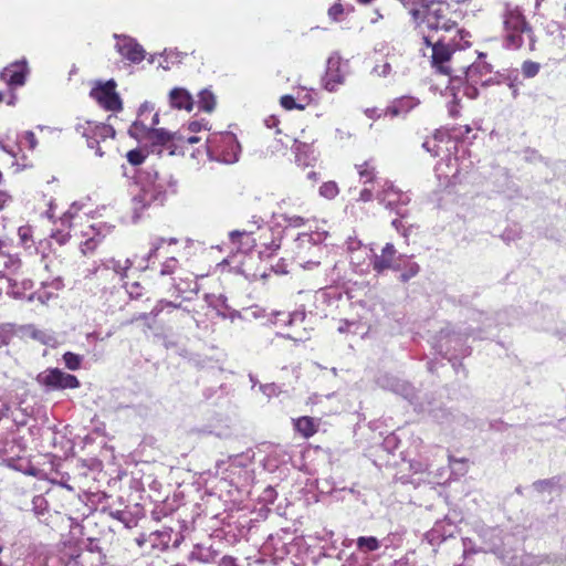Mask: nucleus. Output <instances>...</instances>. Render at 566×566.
<instances>
[{
  "mask_svg": "<svg viewBox=\"0 0 566 566\" xmlns=\"http://www.w3.org/2000/svg\"><path fill=\"white\" fill-rule=\"evenodd\" d=\"M409 13L416 36L428 43L431 32L457 30L459 29L458 22L462 18V14L452 10L444 0H421V3L411 8Z\"/></svg>",
  "mask_w": 566,
  "mask_h": 566,
  "instance_id": "nucleus-1",
  "label": "nucleus"
},
{
  "mask_svg": "<svg viewBox=\"0 0 566 566\" xmlns=\"http://www.w3.org/2000/svg\"><path fill=\"white\" fill-rule=\"evenodd\" d=\"M345 76L339 70V65L336 66L329 64L327 71L323 77V85L328 92H335L344 83Z\"/></svg>",
  "mask_w": 566,
  "mask_h": 566,
  "instance_id": "nucleus-25",
  "label": "nucleus"
},
{
  "mask_svg": "<svg viewBox=\"0 0 566 566\" xmlns=\"http://www.w3.org/2000/svg\"><path fill=\"white\" fill-rule=\"evenodd\" d=\"M168 310L167 313L170 315L172 321L179 322L188 316V312L185 310H180L179 306L175 305L171 302L159 301L157 305L149 313H142L133 318L134 322L142 321L147 324L148 327H151L148 321L151 318L156 321V318L165 311Z\"/></svg>",
  "mask_w": 566,
  "mask_h": 566,
  "instance_id": "nucleus-12",
  "label": "nucleus"
},
{
  "mask_svg": "<svg viewBox=\"0 0 566 566\" xmlns=\"http://www.w3.org/2000/svg\"><path fill=\"white\" fill-rule=\"evenodd\" d=\"M400 1L403 3V6H408L411 0H400Z\"/></svg>",
  "mask_w": 566,
  "mask_h": 566,
  "instance_id": "nucleus-55",
  "label": "nucleus"
},
{
  "mask_svg": "<svg viewBox=\"0 0 566 566\" xmlns=\"http://www.w3.org/2000/svg\"><path fill=\"white\" fill-rule=\"evenodd\" d=\"M63 360H64L65 366L70 370H77L81 368L82 357L75 353L66 352L63 355Z\"/></svg>",
  "mask_w": 566,
  "mask_h": 566,
  "instance_id": "nucleus-33",
  "label": "nucleus"
},
{
  "mask_svg": "<svg viewBox=\"0 0 566 566\" xmlns=\"http://www.w3.org/2000/svg\"><path fill=\"white\" fill-rule=\"evenodd\" d=\"M339 192V189H338V186L336 182L334 181H327V182H324L321 187H319V193L321 196L327 198V199H333L335 198Z\"/></svg>",
  "mask_w": 566,
  "mask_h": 566,
  "instance_id": "nucleus-35",
  "label": "nucleus"
},
{
  "mask_svg": "<svg viewBox=\"0 0 566 566\" xmlns=\"http://www.w3.org/2000/svg\"><path fill=\"white\" fill-rule=\"evenodd\" d=\"M359 197L363 201H369L373 198V192L370 189L365 188L360 191Z\"/></svg>",
  "mask_w": 566,
  "mask_h": 566,
  "instance_id": "nucleus-45",
  "label": "nucleus"
},
{
  "mask_svg": "<svg viewBox=\"0 0 566 566\" xmlns=\"http://www.w3.org/2000/svg\"><path fill=\"white\" fill-rule=\"evenodd\" d=\"M172 136L170 155H185L189 150L190 145L201 142V137L185 134L184 132L172 133Z\"/></svg>",
  "mask_w": 566,
  "mask_h": 566,
  "instance_id": "nucleus-17",
  "label": "nucleus"
},
{
  "mask_svg": "<svg viewBox=\"0 0 566 566\" xmlns=\"http://www.w3.org/2000/svg\"><path fill=\"white\" fill-rule=\"evenodd\" d=\"M24 139L29 143L31 149L35 147L36 138L33 132H27L24 134Z\"/></svg>",
  "mask_w": 566,
  "mask_h": 566,
  "instance_id": "nucleus-43",
  "label": "nucleus"
},
{
  "mask_svg": "<svg viewBox=\"0 0 566 566\" xmlns=\"http://www.w3.org/2000/svg\"><path fill=\"white\" fill-rule=\"evenodd\" d=\"M502 19L504 32L503 41L506 49L520 50L524 44V34L531 39V49H533V28L518 6L506 3Z\"/></svg>",
  "mask_w": 566,
  "mask_h": 566,
  "instance_id": "nucleus-3",
  "label": "nucleus"
},
{
  "mask_svg": "<svg viewBox=\"0 0 566 566\" xmlns=\"http://www.w3.org/2000/svg\"><path fill=\"white\" fill-rule=\"evenodd\" d=\"M311 97L308 94H305L303 98L294 97L293 95H282L280 98V105L286 111L298 109L303 111L306 105L310 103Z\"/></svg>",
  "mask_w": 566,
  "mask_h": 566,
  "instance_id": "nucleus-26",
  "label": "nucleus"
},
{
  "mask_svg": "<svg viewBox=\"0 0 566 566\" xmlns=\"http://www.w3.org/2000/svg\"><path fill=\"white\" fill-rule=\"evenodd\" d=\"M29 73L28 64L25 61H18L11 63L1 72V78L10 86H22L25 83Z\"/></svg>",
  "mask_w": 566,
  "mask_h": 566,
  "instance_id": "nucleus-14",
  "label": "nucleus"
},
{
  "mask_svg": "<svg viewBox=\"0 0 566 566\" xmlns=\"http://www.w3.org/2000/svg\"><path fill=\"white\" fill-rule=\"evenodd\" d=\"M464 130H465V133H470L471 132V127L470 126H465Z\"/></svg>",
  "mask_w": 566,
  "mask_h": 566,
  "instance_id": "nucleus-57",
  "label": "nucleus"
},
{
  "mask_svg": "<svg viewBox=\"0 0 566 566\" xmlns=\"http://www.w3.org/2000/svg\"><path fill=\"white\" fill-rule=\"evenodd\" d=\"M3 101V95L0 93V103Z\"/></svg>",
  "mask_w": 566,
  "mask_h": 566,
  "instance_id": "nucleus-59",
  "label": "nucleus"
},
{
  "mask_svg": "<svg viewBox=\"0 0 566 566\" xmlns=\"http://www.w3.org/2000/svg\"><path fill=\"white\" fill-rule=\"evenodd\" d=\"M301 146H305V145L295 140L294 147H295L296 155L298 154Z\"/></svg>",
  "mask_w": 566,
  "mask_h": 566,
  "instance_id": "nucleus-50",
  "label": "nucleus"
},
{
  "mask_svg": "<svg viewBox=\"0 0 566 566\" xmlns=\"http://www.w3.org/2000/svg\"><path fill=\"white\" fill-rule=\"evenodd\" d=\"M125 289L132 298H139L144 295V287L137 281H125Z\"/></svg>",
  "mask_w": 566,
  "mask_h": 566,
  "instance_id": "nucleus-37",
  "label": "nucleus"
},
{
  "mask_svg": "<svg viewBox=\"0 0 566 566\" xmlns=\"http://www.w3.org/2000/svg\"><path fill=\"white\" fill-rule=\"evenodd\" d=\"M178 265V260L175 258H168L161 265L160 274L161 275H171L176 272Z\"/></svg>",
  "mask_w": 566,
  "mask_h": 566,
  "instance_id": "nucleus-38",
  "label": "nucleus"
},
{
  "mask_svg": "<svg viewBox=\"0 0 566 566\" xmlns=\"http://www.w3.org/2000/svg\"><path fill=\"white\" fill-rule=\"evenodd\" d=\"M216 106V98L212 92L203 90L199 94V107L205 112H212Z\"/></svg>",
  "mask_w": 566,
  "mask_h": 566,
  "instance_id": "nucleus-31",
  "label": "nucleus"
},
{
  "mask_svg": "<svg viewBox=\"0 0 566 566\" xmlns=\"http://www.w3.org/2000/svg\"><path fill=\"white\" fill-rule=\"evenodd\" d=\"M54 228L51 232V238L54 239L60 245L65 244L73 237V229L67 226H62L60 218L53 223Z\"/></svg>",
  "mask_w": 566,
  "mask_h": 566,
  "instance_id": "nucleus-28",
  "label": "nucleus"
},
{
  "mask_svg": "<svg viewBox=\"0 0 566 566\" xmlns=\"http://www.w3.org/2000/svg\"><path fill=\"white\" fill-rule=\"evenodd\" d=\"M261 223L256 226L255 241L256 252L261 258L272 256L281 247L282 238L272 227L260 219Z\"/></svg>",
  "mask_w": 566,
  "mask_h": 566,
  "instance_id": "nucleus-7",
  "label": "nucleus"
},
{
  "mask_svg": "<svg viewBox=\"0 0 566 566\" xmlns=\"http://www.w3.org/2000/svg\"><path fill=\"white\" fill-rule=\"evenodd\" d=\"M346 11L353 12L354 7L349 6L346 9L340 1H337L328 9V17L332 21L339 22L344 19V14Z\"/></svg>",
  "mask_w": 566,
  "mask_h": 566,
  "instance_id": "nucleus-30",
  "label": "nucleus"
},
{
  "mask_svg": "<svg viewBox=\"0 0 566 566\" xmlns=\"http://www.w3.org/2000/svg\"><path fill=\"white\" fill-rule=\"evenodd\" d=\"M450 114H451V116L455 117V116L459 115V112L457 109H454V108H451L450 109Z\"/></svg>",
  "mask_w": 566,
  "mask_h": 566,
  "instance_id": "nucleus-52",
  "label": "nucleus"
},
{
  "mask_svg": "<svg viewBox=\"0 0 566 566\" xmlns=\"http://www.w3.org/2000/svg\"><path fill=\"white\" fill-rule=\"evenodd\" d=\"M321 419L302 416L293 419V428L302 438L310 439L318 432Z\"/></svg>",
  "mask_w": 566,
  "mask_h": 566,
  "instance_id": "nucleus-15",
  "label": "nucleus"
},
{
  "mask_svg": "<svg viewBox=\"0 0 566 566\" xmlns=\"http://www.w3.org/2000/svg\"><path fill=\"white\" fill-rule=\"evenodd\" d=\"M235 564V559L231 556H224L222 559H221V565L222 566H234Z\"/></svg>",
  "mask_w": 566,
  "mask_h": 566,
  "instance_id": "nucleus-46",
  "label": "nucleus"
},
{
  "mask_svg": "<svg viewBox=\"0 0 566 566\" xmlns=\"http://www.w3.org/2000/svg\"><path fill=\"white\" fill-rule=\"evenodd\" d=\"M2 181H3V174H2V171L0 170V185L2 184Z\"/></svg>",
  "mask_w": 566,
  "mask_h": 566,
  "instance_id": "nucleus-58",
  "label": "nucleus"
},
{
  "mask_svg": "<svg viewBox=\"0 0 566 566\" xmlns=\"http://www.w3.org/2000/svg\"><path fill=\"white\" fill-rule=\"evenodd\" d=\"M6 247V242L0 239V255L3 253V248Z\"/></svg>",
  "mask_w": 566,
  "mask_h": 566,
  "instance_id": "nucleus-51",
  "label": "nucleus"
},
{
  "mask_svg": "<svg viewBox=\"0 0 566 566\" xmlns=\"http://www.w3.org/2000/svg\"><path fill=\"white\" fill-rule=\"evenodd\" d=\"M202 125L198 120L190 122L188 125V130L190 133H197L201 129Z\"/></svg>",
  "mask_w": 566,
  "mask_h": 566,
  "instance_id": "nucleus-44",
  "label": "nucleus"
},
{
  "mask_svg": "<svg viewBox=\"0 0 566 566\" xmlns=\"http://www.w3.org/2000/svg\"><path fill=\"white\" fill-rule=\"evenodd\" d=\"M118 51L132 63H139L145 59V51L143 46L129 38L123 39L118 44Z\"/></svg>",
  "mask_w": 566,
  "mask_h": 566,
  "instance_id": "nucleus-16",
  "label": "nucleus"
},
{
  "mask_svg": "<svg viewBox=\"0 0 566 566\" xmlns=\"http://www.w3.org/2000/svg\"><path fill=\"white\" fill-rule=\"evenodd\" d=\"M521 71L525 78H532L539 73L541 64L531 60H526L522 63Z\"/></svg>",
  "mask_w": 566,
  "mask_h": 566,
  "instance_id": "nucleus-32",
  "label": "nucleus"
},
{
  "mask_svg": "<svg viewBox=\"0 0 566 566\" xmlns=\"http://www.w3.org/2000/svg\"><path fill=\"white\" fill-rule=\"evenodd\" d=\"M360 180L364 184H371L376 179V166L373 160H365L355 165Z\"/></svg>",
  "mask_w": 566,
  "mask_h": 566,
  "instance_id": "nucleus-27",
  "label": "nucleus"
},
{
  "mask_svg": "<svg viewBox=\"0 0 566 566\" xmlns=\"http://www.w3.org/2000/svg\"><path fill=\"white\" fill-rule=\"evenodd\" d=\"M45 216L53 223H54V221H57V219H55L56 218L55 203L52 200L48 203V209L45 210Z\"/></svg>",
  "mask_w": 566,
  "mask_h": 566,
  "instance_id": "nucleus-42",
  "label": "nucleus"
},
{
  "mask_svg": "<svg viewBox=\"0 0 566 566\" xmlns=\"http://www.w3.org/2000/svg\"><path fill=\"white\" fill-rule=\"evenodd\" d=\"M373 0H358L359 3L361 4H368L370 3Z\"/></svg>",
  "mask_w": 566,
  "mask_h": 566,
  "instance_id": "nucleus-54",
  "label": "nucleus"
},
{
  "mask_svg": "<svg viewBox=\"0 0 566 566\" xmlns=\"http://www.w3.org/2000/svg\"><path fill=\"white\" fill-rule=\"evenodd\" d=\"M42 566H48V564L45 563V564H43Z\"/></svg>",
  "mask_w": 566,
  "mask_h": 566,
  "instance_id": "nucleus-61",
  "label": "nucleus"
},
{
  "mask_svg": "<svg viewBox=\"0 0 566 566\" xmlns=\"http://www.w3.org/2000/svg\"><path fill=\"white\" fill-rule=\"evenodd\" d=\"M186 272L193 279L198 280L206 277L210 273V265L203 264V256L201 254L193 253L191 258L187 259Z\"/></svg>",
  "mask_w": 566,
  "mask_h": 566,
  "instance_id": "nucleus-23",
  "label": "nucleus"
},
{
  "mask_svg": "<svg viewBox=\"0 0 566 566\" xmlns=\"http://www.w3.org/2000/svg\"><path fill=\"white\" fill-rule=\"evenodd\" d=\"M229 239L237 252L248 254L256 251L255 231L253 229L231 231Z\"/></svg>",
  "mask_w": 566,
  "mask_h": 566,
  "instance_id": "nucleus-13",
  "label": "nucleus"
},
{
  "mask_svg": "<svg viewBox=\"0 0 566 566\" xmlns=\"http://www.w3.org/2000/svg\"><path fill=\"white\" fill-rule=\"evenodd\" d=\"M151 124H153V125L158 124V114H155V115L153 116V122H151Z\"/></svg>",
  "mask_w": 566,
  "mask_h": 566,
  "instance_id": "nucleus-53",
  "label": "nucleus"
},
{
  "mask_svg": "<svg viewBox=\"0 0 566 566\" xmlns=\"http://www.w3.org/2000/svg\"><path fill=\"white\" fill-rule=\"evenodd\" d=\"M359 552L368 553L380 548V542L375 536H360L356 541Z\"/></svg>",
  "mask_w": 566,
  "mask_h": 566,
  "instance_id": "nucleus-29",
  "label": "nucleus"
},
{
  "mask_svg": "<svg viewBox=\"0 0 566 566\" xmlns=\"http://www.w3.org/2000/svg\"><path fill=\"white\" fill-rule=\"evenodd\" d=\"M175 289L180 295H185L188 293L197 294L199 292V285L197 280L193 279L186 272V270L180 269V273L178 277H175Z\"/></svg>",
  "mask_w": 566,
  "mask_h": 566,
  "instance_id": "nucleus-22",
  "label": "nucleus"
},
{
  "mask_svg": "<svg viewBox=\"0 0 566 566\" xmlns=\"http://www.w3.org/2000/svg\"><path fill=\"white\" fill-rule=\"evenodd\" d=\"M491 72L492 67L490 64L484 62L474 63L468 67L465 78L474 83H480V85L484 87L493 83L492 78H482L483 75H490Z\"/></svg>",
  "mask_w": 566,
  "mask_h": 566,
  "instance_id": "nucleus-18",
  "label": "nucleus"
},
{
  "mask_svg": "<svg viewBox=\"0 0 566 566\" xmlns=\"http://www.w3.org/2000/svg\"><path fill=\"white\" fill-rule=\"evenodd\" d=\"M27 232H28V229H25V228H20L19 229V235H20V238L22 239L23 242H25L27 239H28Z\"/></svg>",
  "mask_w": 566,
  "mask_h": 566,
  "instance_id": "nucleus-48",
  "label": "nucleus"
},
{
  "mask_svg": "<svg viewBox=\"0 0 566 566\" xmlns=\"http://www.w3.org/2000/svg\"><path fill=\"white\" fill-rule=\"evenodd\" d=\"M207 149L216 159L231 164L238 160L240 145L233 133H214L207 138Z\"/></svg>",
  "mask_w": 566,
  "mask_h": 566,
  "instance_id": "nucleus-4",
  "label": "nucleus"
},
{
  "mask_svg": "<svg viewBox=\"0 0 566 566\" xmlns=\"http://www.w3.org/2000/svg\"><path fill=\"white\" fill-rule=\"evenodd\" d=\"M103 239L104 235L96 227L92 229V232H84V237L78 239L82 253L84 255L94 253Z\"/></svg>",
  "mask_w": 566,
  "mask_h": 566,
  "instance_id": "nucleus-21",
  "label": "nucleus"
},
{
  "mask_svg": "<svg viewBox=\"0 0 566 566\" xmlns=\"http://www.w3.org/2000/svg\"><path fill=\"white\" fill-rule=\"evenodd\" d=\"M281 217L287 226L293 228H301L307 222L305 217L298 214L282 213Z\"/></svg>",
  "mask_w": 566,
  "mask_h": 566,
  "instance_id": "nucleus-36",
  "label": "nucleus"
},
{
  "mask_svg": "<svg viewBox=\"0 0 566 566\" xmlns=\"http://www.w3.org/2000/svg\"><path fill=\"white\" fill-rule=\"evenodd\" d=\"M398 223H399V221H398V220H394V221H392V226H394V227H396V228H398Z\"/></svg>",
  "mask_w": 566,
  "mask_h": 566,
  "instance_id": "nucleus-56",
  "label": "nucleus"
},
{
  "mask_svg": "<svg viewBox=\"0 0 566 566\" xmlns=\"http://www.w3.org/2000/svg\"><path fill=\"white\" fill-rule=\"evenodd\" d=\"M36 381L50 390L76 389L81 386L76 376L59 368H48L38 375Z\"/></svg>",
  "mask_w": 566,
  "mask_h": 566,
  "instance_id": "nucleus-6",
  "label": "nucleus"
},
{
  "mask_svg": "<svg viewBox=\"0 0 566 566\" xmlns=\"http://www.w3.org/2000/svg\"><path fill=\"white\" fill-rule=\"evenodd\" d=\"M478 84L467 80V83L463 85V95L470 99H475L479 96Z\"/></svg>",
  "mask_w": 566,
  "mask_h": 566,
  "instance_id": "nucleus-39",
  "label": "nucleus"
},
{
  "mask_svg": "<svg viewBox=\"0 0 566 566\" xmlns=\"http://www.w3.org/2000/svg\"><path fill=\"white\" fill-rule=\"evenodd\" d=\"M0 148L3 151L8 153L9 155H11L13 157L15 156L14 151L12 149H10L2 140H0Z\"/></svg>",
  "mask_w": 566,
  "mask_h": 566,
  "instance_id": "nucleus-47",
  "label": "nucleus"
},
{
  "mask_svg": "<svg viewBox=\"0 0 566 566\" xmlns=\"http://www.w3.org/2000/svg\"><path fill=\"white\" fill-rule=\"evenodd\" d=\"M417 105L416 99L413 97L403 96L395 99L385 111V115H389L391 117L400 116L407 114Z\"/></svg>",
  "mask_w": 566,
  "mask_h": 566,
  "instance_id": "nucleus-24",
  "label": "nucleus"
},
{
  "mask_svg": "<svg viewBox=\"0 0 566 566\" xmlns=\"http://www.w3.org/2000/svg\"><path fill=\"white\" fill-rule=\"evenodd\" d=\"M170 105L174 108L190 112L193 107V99L190 93L181 87H175L169 93Z\"/></svg>",
  "mask_w": 566,
  "mask_h": 566,
  "instance_id": "nucleus-20",
  "label": "nucleus"
},
{
  "mask_svg": "<svg viewBox=\"0 0 566 566\" xmlns=\"http://www.w3.org/2000/svg\"><path fill=\"white\" fill-rule=\"evenodd\" d=\"M11 201L12 196L6 190H0V211L4 209Z\"/></svg>",
  "mask_w": 566,
  "mask_h": 566,
  "instance_id": "nucleus-41",
  "label": "nucleus"
},
{
  "mask_svg": "<svg viewBox=\"0 0 566 566\" xmlns=\"http://www.w3.org/2000/svg\"><path fill=\"white\" fill-rule=\"evenodd\" d=\"M143 192H144V193H143V200H145L147 205H149V203H150V201H151L153 199H156V197H155L154 195H151L150 199L148 200V199L146 198V197H147V195H148V191H147L146 189H144V190H143Z\"/></svg>",
  "mask_w": 566,
  "mask_h": 566,
  "instance_id": "nucleus-49",
  "label": "nucleus"
},
{
  "mask_svg": "<svg viewBox=\"0 0 566 566\" xmlns=\"http://www.w3.org/2000/svg\"><path fill=\"white\" fill-rule=\"evenodd\" d=\"M146 157H147V154H145L139 148L132 149V150H129L126 154L127 161L132 166H139V165H142L145 161Z\"/></svg>",
  "mask_w": 566,
  "mask_h": 566,
  "instance_id": "nucleus-34",
  "label": "nucleus"
},
{
  "mask_svg": "<svg viewBox=\"0 0 566 566\" xmlns=\"http://www.w3.org/2000/svg\"><path fill=\"white\" fill-rule=\"evenodd\" d=\"M472 35L465 29H457L455 35L447 40L444 36L429 43L423 42L427 48L431 49V65L437 72L451 75L454 70L451 66L452 55L457 51L464 50L472 45Z\"/></svg>",
  "mask_w": 566,
  "mask_h": 566,
  "instance_id": "nucleus-2",
  "label": "nucleus"
},
{
  "mask_svg": "<svg viewBox=\"0 0 566 566\" xmlns=\"http://www.w3.org/2000/svg\"><path fill=\"white\" fill-rule=\"evenodd\" d=\"M406 196L403 193L396 189L392 185H388L384 187L381 192L378 195V200L389 209H396L399 203H406Z\"/></svg>",
  "mask_w": 566,
  "mask_h": 566,
  "instance_id": "nucleus-19",
  "label": "nucleus"
},
{
  "mask_svg": "<svg viewBox=\"0 0 566 566\" xmlns=\"http://www.w3.org/2000/svg\"><path fill=\"white\" fill-rule=\"evenodd\" d=\"M76 130L86 138L87 145L91 148L97 146L101 140L113 137L115 134L111 125L94 122L78 124Z\"/></svg>",
  "mask_w": 566,
  "mask_h": 566,
  "instance_id": "nucleus-10",
  "label": "nucleus"
},
{
  "mask_svg": "<svg viewBox=\"0 0 566 566\" xmlns=\"http://www.w3.org/2000/svg\"><path fill=\"white\" fill-rule=\"evenodd\" d=\"M129 134L135 138L140 136L145 137L150 142L153 147L161 146L170 153L171 142L174 139L172 133L163 128H148L142 122H135L129 128Z\"/></svg>",
  "mask_w": 566,
  "mask_h": 566,
  "instance_id": "nucleus-9",
  "label": "nucleus"
},
{
  "mask_svg": "<svg viewBox=\"0 0 566 566\" xmlns=\"http://www.w3.org/2000/svg\"><path fill=\"white\" fill-rule=\"evenodd\" d=\"M400 259L395 245L390 242L386 243L380 253H375L370 260L373 270L377 273H382L387 270H398L397 261Z\"/></svg>",
  "mask_w": 566,
  "mask_h": 566,
  "instance_id": "nucleus-11",
  "label": "nucleus"
},
{
  "mask_svg": "<svg viewBox=\"0 0 566 566\" xmlns=\"http://www.w3.org/2000/svg\"><path fill=\"white\" fill-rule=\"evenodd\" d=\"M419 272V265L417 263H412L408 270L406 272H403L401 275H400V280L401 282H407L409 281L411 277H413L415 275H417Z\"/></svg>",
  "mask_w": 566,
  "mask_h": 566,
  "instance_id": "nucleus-40",
  "label": "nucleus"
},
{
  "mask_svg": "<svg viewBox=\"0 0 566 566\" xmlns=\"http://www.w3.org/2000/svg\"><path fill=\"white\" fill-rule=\"evenodd\" d=\"M60 222L62 226H67L73 229V237L77 240L84 237V232H92L96 227L94 219L87 213L82 212L81 208L72 205L61 217Z\"/></svg>",
  "mask_w": 566,
  "mask_h": 566,
  "instance_id": "nucleus-8",
  "label": "nucleus"
},
{
  "mask_svg": "<svg viewBox=\"0 0 566 566\" xmlns=\"http://www.w3.org/2000/svg\"><path fill=\"white\" fill-rule=\"evenodd\" d=\"M116 82L109 80L98 82L90 92V96L105 111L117 113L122 111L123 103L119 94L116 92Z\"/></svg>",
  "mask_w": 566,
  "mask_h": 566,
  "instance_id": "nucleus-5",
  "label": "nucleus"
},
{
  "mask_svg": "<svg viewBox=\"0 0 566 566\" xmlns=\"http://www.w3.org/2000/svg\"><path fill=\"white\" fill-rule=\"evenodd\" d=\"M123 277H128L127 275V272L125 271V273L123 274Z\"/></svg>",
  "mask_w": 566,
  "mask_h": 566,
  "instance_id": "nucleus-60",
  "label": "nucleus"
}]
</instances>
